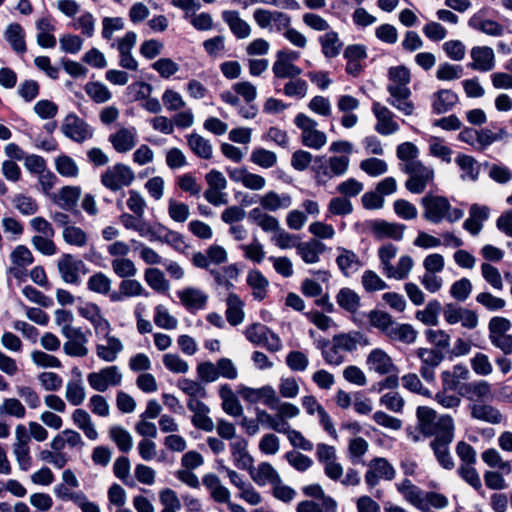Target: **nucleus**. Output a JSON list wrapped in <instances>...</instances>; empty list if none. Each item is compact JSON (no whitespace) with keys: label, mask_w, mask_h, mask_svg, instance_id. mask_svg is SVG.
Returning a JSON list of instances; mask_svg holds the SVG:
<instances>
[{"label":"nucleus","mask_w":512,"mask_h":512,"mask_svg":"<svg viewBox=\"0 0 512 512\" xmlns=\"http://www.w3.org/2000/svg\"><path fill=\"white\" fill-rule=\"evenodd\" d=\"M470 377L469 369L461 364L455 365L451 370H445L441 373L442 386L445 390L461 392V382Z\"/></svg>","instance_id":"obj_29"},{"label":"nucleus","mask_w":512,"mask_h":512,"mask_svg":"<svg viewBox=\"0 0 512 512\" xmlns=\"http://www.w3.org/2000/svg\"><path fill=\"white\" fill-rule=\"evenodd\" d=\"M245 303L235 293L230 292L226 298L225 316L231 326H238L244 322Z\"/></svg>","instance_id":"obj_34"},{"label":"nucleus","mask_w":512,"mask_h":512,"mask_svg":"<svg viewBox=\"0 0 512 512\" xmlns=\"http://www.w3.org/2000/svg\"><path fill=\"white\" fill-rule=\"evenodd\" d=\"M441 434L435 436L431 442V448L444 469H452L454 467L453 458L449 452V444L454 438V420L452 417H443L439 423Z\"/></svg>","instance_id":"obj_2"},{"label":"nucleus","mask_w":512,"mask_h":512,"mask_svg":"<svg viewBox=\"0 0 512 512\" xmlns=\"http://www.w3.org/2000/svg\"><path fill=\"white\" fill-rule=\"evenodd\" d=\"M246 282L252 291L254 300L262 301L266 298L269 281L259 270H250L247 273Z\"/></svg>","instance_id":"obj_38"},{"label":"nucleus","mask_w":512,"mask_h":512,"mask_svg":"<svg viewBox=\"0 0 512 512\" xmlns=\"http://www.w3.org/2000/svg\"><path fill=\"white\" fill-rule=\"evenodd\" d=\"M231 456L237 468L248 470L254 465V459L248 452V442L242 437L236 438L229 444Z\"/></svg>","instance_id":"obj_27"},{"label":"nucleus","mask_w":512,"mask_h":512,"mask_svg":"<svg viewBox=\"0 0 512 512\" xmlns=\"http://www.w3.org/2000/svg\"><path fill=\"white\" fill-rule=\"evenodd\" d=\"M57 266L64 282L76 285L79 284V271H81V268L85 267L82 260L74 259L71 254H63V256L58 260Z\"/></svg>","instance_id":"obj_23"},{"label":"nucleus","mask_w":512,"mask_h":512,"mask_svg":"<svg viewBox=\"0 0 512 512\" xmlns=\"http://www.w3.org/2000/svg\"><path fill=\"white\" fill-rule=\"evenodd\" d=\"M460 394L473 402L486 400L492 395L491 385L484 380L464 383L461 386Z\"/></svg>","instance_id":"obj_35"},{"label":"nucleus","mask_w":512,"mask_h":512,"mask_svg":"<svg viewBox=\"0 0 512 512\" xmlns=\"http://www.w3.org/2000/svg\"><path fill=\"white\" fill-rule=\"evenodd\" d=\"M251 479L258 486L274 485L281 478L278 471L268 462H261L256 468L248 469Z\"/></svg>","instance_id":"obj_32"},{"label":"nucleus","mask_w":512,"mask_h":512,"mask_svg":"<svg viewBox=\"0 0 512 512\" xmlns=\"http://www.w3.org/2000/svg\"><path fill=\"white\" fill-rule=\"evenodd\" d=\"M61 131L67 138L78 143L92 137L89 125L73 112L65 117Z\"/></svg>","instance_id":"obj_11"},{"label":"nucleus","mask_w":512,"mask_h":512,"mask_svg":"<svg viewBox=\"0 0 512 512\" xmlns=\"http://www.w3.org/2000/svg\"><path fill=\"white\" fill-rule=\"evenodd\" d=\"M102 184L112 191H118L123 186H128V166L122 163L108 168L101 176Z\"/></svg>","instance_id":"obj_24"},{"label":"nucleus","mask_w":512,"mask_h":512,"mask_svg":"<svg viewBox=\"0 0 512 512\" xmlns=\"http://www.w3.org/2000/svg\"><path fill=\"white\" fill-rule=\"evenodd\" d=\"M372 112L377 120L375 131L380 135H392L399 130V124L395 121L394 113L379 102H374Z\"/></svg>","instance_id":"obj_12"},{"label":"nucleus","mask_w":512,"mask_h":512,"mask_svg":"<svg viewBox=\"0 0 512 512\" xmlns=\"http://www.w3.org/2000/svg\"><path fill=\"white\" fill-rule=\"evenodd\" d=\"M338 504L335 499L300 501L296 506V512H335Z\"/></svg>","instance_id":"obj_49"},{"label":"nucleus","mask_w":512,"mask_h":512,"mask_svg":"<svg viewBox=\"0 0 512 512\" xmlns=\"http://www.w3.org/2000/svg\"><path fill=\"white\" fill-rule=\"evenodd\" d=\"M414 266V261L411 256L403 255L399 258L397 262V266H391L389 270L385 273L387 278H392L395 280H403L406 279L412 268Z\"/></svg>","instance_id":"obj_57"},{"label":"nucleus","mask_w":512,"mask_h":512,"mask_svg":"<svg viewBox=\"0 0 512 512\" xmlns=\"http://www.w3.org/2000/svg\"><path fill=\"white\" fill-rule=\"evenodd\" d=\"M162 362L165 368L174 374H186L190 369L188 362L176 353H165Z\"/></svg>","instance_id":"obj_60"},{"label":"nucleus","mask_w":512,"mask_h":512,"mask_svg":"<svg viewBox=\"0 0 512 512\" xmlns=\"http://www.w3.org/2000/svg\"><path fill=\"white\" fill-rule=\"evenodd\" d=\"M301 404L303 408L306 410L307 414L314 415L317 414L319 418V422L322 425L323 429L333 438L338 439L337 431L334 427L331 417L324 409V407L318 402L315 396L307 395L302 397Z\"/></svg>","instance_id":"obj_13"},{"label":"nucleus","mask_w":512,"mask_h":512,"mask_svg":"<svg viewBox=\"0 0 512 512\" xmlns=\"http://www.w3.org/2000/svg\"><path fill=\"white\" fill-rule=\"evenodd\" d=\"M416 416L419 430L425 436H436L441 434L439 426L440 420L443 417H451L450 415H441L437 418L435 410L428 406H419L416 410Z\"/></svg>","instance_id":"obj_15"},{"label":"nucleus","mask_w":512,"mask_h":512,"mask_svg":"<svg viewBox=\"0 0 512 512\" xmlns=\"http://www.w3.org/2000/svg\"><path fill=\"white\" fill-rule=\"evenodd\" d=\"M147 284L158 293H166L170 289V283L164 273L157 268H148L144 274Z\"/></svg>","instance_id":"obj_55"},{"label":"nucleus","mask_w":512,"mask_h":512,"mask_svg":"<svg viewBox=\"0 0 512 512\" xmlns=\"http://www.w3.org/2000/svg\"><path fill=\"white\" fill-rule=\"evenodd\" d=\"M471 417L478 421L498 425L503 421V414L490 404L473 403L469 405Z\"/></svg>","instance_id":"obj_33"},{"label":"nucleus","mask_w":512,"mask_h":512,"mask_svg":"<svg viewBox=\"0 0 512 512\" xmlns=\"http://www.w3.org/2000/svg\"><path fill=\"white\" fill-rule=\"evenodd\" d=\"M390 97L387 103L403 113L405 116H411L414 113L415 105L411 101V90L409 87L387 86Z\"/></svg>","instance_id":"obj_19"},{"label":"nucleus","mask_w":512,"mask_h":512,"mask_svg":"<svg viewBox=\"0 0 512 512\" xmlns=\"http://www.w3.org/2000/svg\"><path fill=\"white\" fill-rule=\"evenodd\" d=\"M180 303L191 312L205 309L209 296L202 289L188 286L177 292Z\"/></svg>","instance_id":"obj_18"},{"label":"nucleus","mask_w":512,"mask_h":512,"mask_svg":"<svg viewBox=\"0 0 512 512\" xmlns=\"http://www.w3.org/2000/svg\"><path fill=\"white\" fill-rule=\"evenodd\" d=\"M248 219L263 232L271 233L272 235L281 227L279 220L275 216L263 211L259 207H255L249 211Z\"/></svg>","instance_id":"obj_30"},{"label":"nucleus","mask_w":512,"mask_h":512,"mask_svg":"<svg viewBox=\"0 0 512 512\" xmlns=\"http://www.w3.org/2000/svg\"><path fill=\"white\" fill-rule=\"evenodd\" d=\"M397 491L403 496L404 500L414 506L416 509L423 508L421 503L424 491L405 478L396 484Z\"/></svg>","instance_id":"obj_41"},{"label":"nucleus","mask_w":512,"mask_h":512,"mask_svg":"<svg viewBox=\"0 0 512 512\" xmlns=\"http://www.w3.org/2000/svg\"><path fill=\"white\" fill-rule=\"evenodd\" d=\"M203 485L209 490L211 497L218 503H228L230 491L222 485L220 478L215 474H206L202 479Z\"/></svg>","instance_id":"obj_40"},{"label":"nucleus","mask_w":512,"mask_h":512,"mask_svg":"<svg viewBox=\"0 0 512 512\" xmlns=\"http://www.w3.org/2000/svg\"><path fill=\"white\" fill-rule=\"evenodd\" d=\"M396 471L387 459L378 457L369 462L365 473V482L370 487H375L380 479L391 481L395 478Z\"/></svg>","instance_id":"obj_9"},{"label":"nucleus","mask_w":512,"mask_h":512,"mask_svg":"<svg viewBox=\"0 0 512 512\" xmlns=\"http://www.w3.org/2000/svg\"><path fill=\"white\" fill-rule=\"evenodd\" d=\"M401 171L408 174L405 187L414 194H420L425 191L427 185L434 179V170L430 166L424 165L421 161H410L400 165Z\"/></svg>","instance_id":"obj_3"},{"label":"nucleus","mask_w":512,"mask_h":512,"mask_svg":"<svg viewBox=\"0 0 512 512\" xmlns=\"http://www.w3.org/2000/svg\"><path fill=\"white\" fill-rule=\"evenodd\" d=\"M368 320L371 326L378 329L386 337L396 323L389 313L381 310L370 311L368 314Z\"/></svg>","instance_id":"obj_52"},{"label":"nucleus","mask_w":512,"mask_h":512,"mask_svg":"<svg viewBox=\"0 0 512 512\" xmlns=\"http://www.w3.org/2000/svg\"><path fill=\"white\" fill-rule=\"evenodd\" d=\"M10 257L12 263L16 265V267L10 268L9 271L16 278H19L22 274V270H20V268H25L34 262V257L31 251L25 245L16 246Z\"/></svg>","instance_id":"obj_46"},{"label":"nucleus","mask_w":512,"mask_h":512,"mask_svg":"<svg viewBox=\"0 0 512 512\" xmlns=\"http://www.w3.org/2000/svg\"><path fill=\"white\" fill-rule=\"evenodd\" d=\"M455 162L462 171V180L476 181L478 179L480 166L474 157L466 154H459L455 158Z\"/></svg>","instance_id":"obj_50"},{"label":"nucleus","mask_w":512,"mask_h":512,"mask_svg":"<svg viewBox=\"0 0 512 512\" xmlns=\"http://www.w3.org/2000/svg\"><path fill=\"white\" fill-rule=\"evenodd\" d=\"M271 410H275L278 416V419L283 424V427H290L288 420L296 418L300 415V409L293 403L283 402L280 400L277 395V402L271 404Z\"/></svg>","instance_id":"obj_51"},{"label":"nucleus","mask_w":512,"mask_h":512,"mask_svg":"<svg viewBox=\"0 0 512 512\" xmlns=\"http://www.w3.org/2000/svg\"><path fill=\"white\" fill-rule=\"evenodd\" d=\"M187 142L190 149L202 159H210L213 155V146L208 139H205L197 133L187 136Z\"/></svg>","instance_id":"obj_53"},{"label":"nucleus","mask_w":512,"mask_h":512,"mask_svg":"<svg viewBox=\"0 0 512 512\" xmlns=\"http://www.w3.org/2000/svg\"><path fill=\"white\" fill-rule=\"evenodd\" d=\"M222 18L236 38L246 39L250 36L251 26L240 17L238 11H223Z\"/></svg>","instance_id":"obj_36"},{"label":"nucleus","mask_w":512,"mask_h":512,"mask_svg":"<svg viewBox=\"0 0 512 512\" xmlns=\"http://www.w3.org/2000/svg\"><path fill=\"white\" fill-rule=\"evenodd\" d=\"M338 504L335 499L300 501L296 506V512H335Z\"/></svg>","instance_id":"obj_48"},{"label":"nucleus","mask_w":512,"mask_h":512,"mask_svg":"<svg viewBox=\"0 0 512 512\" xmlns=\"http://www.w3.org/2000/svg\"><path fill=\"white\" fill-rule=\"evenodd\" d=\"M4 37L14 52L17 54H24L26 52L25 32L19 23L9 24Z\"/></svg>","instance_id":"obj_43"},{"label":"nucleus","mask_w":512,"mask_h":512,"mask_svg":"<svg viewBox=\"0 0 512 512\" xmlns=\"http://www.w3.org/2000/svg\"><path fill=\"white\" fill-rule=\"evenodd\" d=\"M219 396L222 400V409L230 416H240L243 413V407L228 384H222L219 387Z\"/></svg>","instance_id":"obj_39"},{"label":"nucleus","mask_w":512,"mask_h":512,"mask_svg":"<svg viewBox=\"0 0 512 512\" xmlns=\"http://www.w3.org/2000/svg\"><path fill=\"white\" fill-rule=\"evenodd\" d=\"M424 335L426 340L437 350H445L450 346L451 337L442 329H427Z\"/></svg>","instance_id":"obj_62"},{"label":"nucleus","mask_w":512,"mask_h":512,"mask_svg":"<svg viewBox=\"0 0 512 512\" xmlns=\"http://www.w3.org/2000/svg\"><path fill=\"white\" fill-rule=\"evenodd\" d=\"M259 208L266 212H276L278 210H286L293 204V200L288 193H278L269 190L262 195H258Z\"/></svg>","instance_id":"obj_20"},{"label":"nucleus","mask_w":512,"mask_h":512,"mask_svg":"<svg viewBox=\"0 0 512 512\" xmlns=\"http://www.w3.org/2000/svg\"><path fill=\"white\" fill-rule=\"evenodd\" d=\"M253 19L261 29L277 32L291 25V17L281 11H271L263 8L255 9Z\"/></svg>","instance_id":"obj_5"},{"label":"nucleus","mask_w":512,"mask_h":512,"mask_svg":"<svg viewBox=\"0 0 512 512\" xmlns=\"http://www.w3.org/2000/svg\"><path fill=\"white\" fill-rule=\"evenodd\" d=\"M211 275L219 286L231 290L234 287L233 281L238 278L239 271L235 265H228L219 270H211Z\"/></svg>","instance_id":"obj_54"},{"label":"nucleus","mask_w":512,"mask_h":512,"mask_svg":"<svg viewBox=\"0 0 512 512\" xmlns=\"http://www.w3.org/2000/svg\"><path fill=\"white\" fill-rule=\"evenodd\" d=\"M80 196L81 188L79 186H64L60 189L58 195L54 196L53 200L63 210L80 215V211L75 209Z\"/></svg>","instance_id":"obj_28"},{"label":"nucleus","mask_w":512,"mask_h":512,"mask_svg":"<svg viewBox=\"0 0 512 512\" xmlns=\"http://www.w3.org/2000/svg\"><path fill=\"white\" fill-rule=\"evenodd\" d=\"M326 246L317 239H310L306 242H300L297 245V255L306 264H316L320 261V256L325 252Z\"/></svg>","instance_id":"obj_31"},{"label":"nucleus","mask_w":512,"mask_h":512,"mask_svg":"<svg viewBox=\"0 0 512 512\" xmlns=\"http://www.w3.org/2000/svg\"><path fill=\"white\" fill-rule=\"evenodd\" d=\"M458 101L455 92L449 89H441L432 96V108L434 113L443 114L450 111Z\"/></svg>","instance_id":"obj_42"},{"label":"nucleus","mask_w":512,"mask_h":512,"mask_svg":"<svg viewBox=\"0 0 512 512\" xmlns=\"http://www.w3.org/2000/svg\"><path fill=\"white\" fill-rule=\"evenodd\" d=\"M294 124L301 130V142L304 146L320 150L327 144V135L318 129V122L304 113H298Z\"/></svg>","instance_id":"obj_4"},{"label":"nucleus","mask_w":512,"mask_h":512,"mask_svg":"<svg viewBox=\"0 0 512 512\" xmlns=\"http://www.w3.org/2000/svg\"><path fill=\"white\" fill-rule=\"evenodd\" d=\"M418 332L414 327L407 323L396 322L388 334L387 338L391 341L401 342L406 345H412L416 342Z\"/></svg>","instance_id":"obj_45"},{"label":"nucleus","mask_w":512,"mask_h":512,"mask_svg":"<svg viewBox=\"0 0 512 512\" xmlns=\"http://www.w3.org/2000/svg\"><path fill=\"white\" fill-rule=\"evenodd\" d=\"M177 387L186 395H188L189 399L200 400V398H205L207 395L206 388L202 385L201 382L196 380L181 378L177 382Z\"/></svg>","instance_id":"obj_58"},{"label":"nucleus","mask_w":512,"mask_h":512,"mask_svg":"<svg viewBox=\"0 0 512 512\" xmlns=\"http://www.w3.org/2000/svg\"><path fill=\"white\" fill-rule=\"evenodd\" d=\"M300 57L297 51L279 50L276 53V59L272 65V72L276 78H295L302 73V70L294 65Z\"/></svg>","instance_id":"obj_6"},{"label":"nucleus","mask_w":512,"mask_h":512,"mask_svg":"<svg viewBox=\"0 0 512 512\" xmlns=\"http://www.w3.org/2000/svg\"><path fill=\"white\" fill-rule=\"evenodd\" d=\"M154 323L159 328L174 330L178 326V319L169 312L167 307L160 304L155 307Z\"/></svg>","instance_id":"obj_59"},{"label":"nucleus","mask_w":512,"mask_h":512,"mask_svg":"<svg viewBox=\"0 0 512 512\" xmlns=\"http://www.w3.org/2000/svg\"><path fill=\"white\" fill-rule=\"evenodd\" d=\"M337 252L336 264L345 276H350L361 267V261L354 251L338 247Z\"/></svg>","instance_id":"obj_37"},{"label":"nucleus","mask_w":512,"mask_h":512,"mask_svg":"<svg viewBox=\"0 0 512 512\" xmlns=\"http://www.w3.org/2000/svg\"><path fill=\"white\" fill-rule=\"evenodd\" d=\"M367 227L377 240L390 238L400 241L403 238L405 226L399 223H391L385 220H372Z\"/></svg>","instance_id":"obj_17"},{"label":"nucleus","mask_w":512,"mask_h":512,"mask_svg":"<svg viewBox=\"0 0 512 512\" xmlns=\"http://www.w3.org/2000/svg\"><path fill=\"white\" fill-rule=\"evenodd\" d=\"M238 393L246 402L251 404L262 402L268 408H270L271 404L277 402V392L270 385H265L260 388L240 386Z\"/></svg>","instance_id":"obj_14"},{"label":"nucleus","mask_w":512,"mask_h":512,"mask_svg":"<svg viewBox=\"0 0 512 512\" xmlns=\"http://www.w3.org/2000/svg\"><path fill=\"white\" fill-rule=\"evenodd\" d=\"M402 386L419 395L425 396V397H431L432 393L431 391L424 387L423 383L421 382L419 376L416 373H408L401 377Z\"/></svg>","instance_id":"obj_64"},{"label":"nucleus","mask_w":512,"mask_h":512,"mask_svg":"<svg viewBox=\"0 0 512 512\" xmlns=\"http://www.w3.org/2000/svg\"><path fill=\"white\" fill-rule=\"evenodd\" d=\"M416 356L421 362L420 375L427 382L435 380V369L444 360V355L440 350L435 348L420 347L416 350Z\"/></svg>","instance_id":"obj_7"},{"label":"nucleus","mask_w":512,"mask_h":512,"mask_svg":"<svg viewBox=\"0 0 512 512\" xmlns=\"http://www.w3.org/2000/svg\"><path fill=\"white\" fill-rule=\"evenodd\" d=\"M470 55L472 58L470 67L473 70L487 72L495 66L494 51L488 46H475L471 49Z\"/></svg>","instance_id":"obj_26"},{"label":"nucleus","mask_w":512,"mask_h":512,"mask_svg":"<svg viewBox=\"0 0 512 512\" xmlns=\"http://www.w3.org/2000/svg\"><path fill=\"white\" fill-rule=\"evenodd\" d=\"M421 203L424 208L423 217L433 224L442 222L451 208L448 199L442 196L426 195Z\"/></svg>","instance_id":"obj_8"},{"label":"nucleus","mask_w":512,"mask_h":512,"mask_svg":"<svg viewBox=\"0 0 512 512\" xmlns=\"http://www.w3.org/2000/svg\"><path fill=\"white\" fill-rule=\"evenodd\" d=\"M321 51L326 58L338 56L342 50L343 43L335 31H327L318 39Z\"/></svg>","instance_id":"obj_47"},{"label":"nucleus","mask_w":512,"mask_h":512,"mask_svg":"<svg viewBox=\"0 0 512 512\" xmlns=\"http://www.w3.org/2000/svg\"><path fill=\"white\" fill-rule=\"evenodd\" d=\"M421 503L423 508H419V511L433 512L432 509L441 510L446 508L449 505V500L445 495L441 493L427 491L424 492Z\"/></svg>","instance_id":"obj_56"},{"label":"nucleus","mask_w":512,"mask_h":512,"mask_svg":"<svg viewBox=\"0 0 512 512\" xmlns=\"http://www.w3.org/2000/svg\"><path fill=\"white\" fill-rule=\"evenodd\" d=\"M443 314L445 321L450 325L461 323L466 329H475L479 323V318L475 311L458 307L454 304H447Z\"/></svg>","instance_id":"obj_10"},{"label":"nucleus","mask_w":512,"mask_h":512,"mask_svg":"<svg viewBox=\"0 0 512 512\" xmlns=\"http://www.w3.org/2000/svg\"><path fill=\"white\" fill-rule=\"evenodd\" d=\"M187 407L193 413L191 422L196 428L206 432L214 430V422L208 415L210 409L204 402L199 399H189Z\"/></svg>","instance_id":"obj_22"},{"label":"nucleus","mask_w":512,"mask_h":512,"mask_svg":"<svg viewBox=\"0 0 512 512\" xmlns=\"http://www.w3.org/2000/svg\"><path fill=\"white\" fill-rule=\"evenodd\" d=\"M481 458L491 468H498L507 474L512 470L511 464L508 461H504L501 454L494 448H489L482 452Z\"/></svg>","instance_id":"obj_61"},{"label":"nucleus","mask_w":512,"mask_h":512,"mask_svg":"<svg viewBox=\"0 0 512 512\" xmlns=\"http://www.w3.org/2000/svg\"><path fill=\"white\" fill-rule=\"evenodd\" d=\"M227 172L233 182L241 184L246 189L261 191L266 187L267 182L263 176L252 173L245 167L228 169Z\"/></svg>","instance_id":"obj_16"},{"label":"nucleus","mask_w":512,"mask_h":512,"mask_svg":"<svg viewBox=\"0 0 512 512\" xmlns=\"http://www.w3.org/2000/svg\"><path fill=\"white\" fill-rule=\"evenodd\" d=\"M468 26L491 37H502L505 32L504 26L496 20L487 18L484 11L473 14L468 20Z\"/></svg>","instance_id":"obj_21"},{"label":"nucleus","mask_w":512,"mask_h":512,"mask_svg":"<svg viewBox=\"0 0 512 512\" xmlns=\"http://www.w3.org/2000/svg\"><path fill=\"white\" fill-rule=\"evenodd\" d=\"M335 298L339 307L351 314L356 313L361 306L359 294L348 287L341 288Z\"/></svg>","instance_id":"obj_44"},{"label":"nucleus","mask_w":512,"mask_h":512,"mask_svg":"<svg viewBox=\"0 0 512 512\" xmlns=\"http://www.w3.org/2000/svg\"><path fill=\"white\" fill-rule=\"evenodd\" d=\"M370 345V339L360 331L335 334L331 340L320 339L316 347L328 365L340 366L344 363V352L353 353L359 346Z\"/></svg>","instance_id":"obj_1"},{"label":"nucleus","mask_w":512,"mask_h":512,"mask_svg":"<svg viewBox=\"0 0 512 512\" xmlns=\"http://www.w3.org/2000/svg\"><path fill=\"white\" fill-rule=\"evenodd\" d=\"M121 349V342L114 337L108 338V345L98 344L96 346L97 356L107 362L114 361L117 353L121 351Z\"/></svg>","instance_id":"obj_63"},{"label":"nucleus","mask_w":512,"mask_h":512,"mask_svg":"<svg viewBox=\"0 0 512 512\" xmlns=\"http://www.w3.org/2000/svg\"><path fill=\"white\" fill-rule=\"evenodd\" d=\"M367 367L380 375L389 374L396 370L391 357L382 349H373L366 359Z\"/></svg>","instance_id":"obj_25"}]
</instances>
